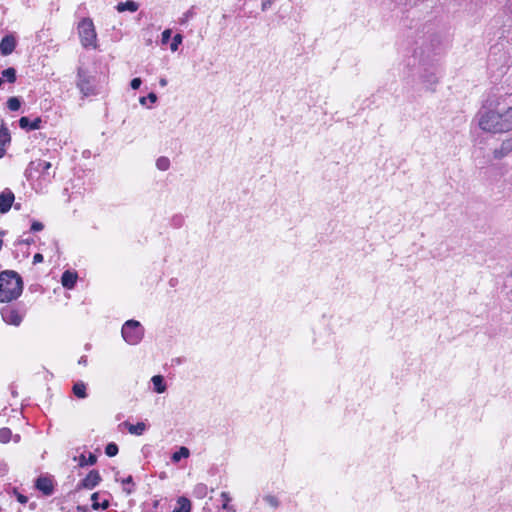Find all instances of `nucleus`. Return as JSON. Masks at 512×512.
Returning a JSON list of instances; mask_svg holds the SVG:
<instances>
[{"mask_svg": "<svg viewBox=\"0 0 512 512\" xmlns=\"http://www.w3.org/2000/svg\"><path fill=\"white\" fill-rule=\"evenodd\" d=\"M23 290L21 277L14 271L0 273V302L6 303L17 299Z\"/></svg>", "mask_w": 512, "mask_h": 512, "instance_id": "obj_2", "label": "nucleus"}, {"mask_svg": "<svg viewBox=\"0 0 512 512\" xmlns=\"http://www.w3.org/2000/svg\"><path fill=\"white\" fill-rule=\"evenodd\" d=\"M125 426L130 434L140 436L146 430V425L143 422H138L137 424H130L129 422L122 423Z\"/></svg>", "mask_w": 512, "mask_h": 512, "instance_id": "obj_13", "label": "nucleus"}, {"mask_svg": "<svg viewBox=\"0 0 512 512\" xmlns=\"http://www.w3.org/2000/svg\"><path fill=\"white\" fill-rule=\"evenodd\" d=\"M479 128L488 133H505L512 130V107L501 105L497 98L488 99L477 113Z\"/></svg>", "mask_w": 512, "mask_h": 512, "instance_id": "obj_1", "label": "nucleus"}, {"mask_svg": "<svg viewBox=\"0 0 512 512\" xmlns=\"http://www.w3.org/2000/svg\"><path fill=\"white\" fill-rule=\"evenodd\" d=\"M272 2H273V0L264 1L261 5L262 10L263 11L267 10L271 6Z\"/></svg>", "mask_w": 512, "mask_h": 512, "instance_id": "obj_38", "label": "nucleus"}, {"mask_svg": "<svg viewBox=\"0 0 512 512\" xmlns=\"http://www.w3.org/2000/svg\"><path fill=\"white\" fill-rule=\"evenodd\" d=\"M183 41V37L181 34H176L173 39H172V42L170 44V49L172 52H176L179 48V45L182 43Z\"/></svg>", "mask_w": 512, "mask_h": 512, "instance_id": "obj_25", "label": "nucleus"}, {"mask_svg": "<svg viewBox=\"0 0 512 512\" xmlns=\"http://www.w3.org/2000/svg\"><path fill=\"white\" fill-rule=\"evenodd\" d=\"M12 432L9 428H1L0 429V442L8 443L11 440Z\"/></svg>", "mask_w": 512, "mask_h": 512, "instance_id": "obj_24", "label": "nucleus"}, {"mask_svg": "<svg viewBox=\"0 0 512 512\" xmlns=\"http://www.w3.org/2000/svg\"><path fill=\"white\" fill-rule=\"evenodd\" d=\"M40 124H41V119L40 118H36L33 122H31L30 129L31 130L39 129L40 128Z\"/></svg>", "mask_w": 512, "mask_h": 512, "instance_id": "obj_35", "label": "nucleus"}, {"mask_svg": "<svg viewBox=\"0 0 512 512\" xmlns=\"http://www.w3.org/2000/svg\"><path fill=\"white\" fill-rule=\"evenodd\" d=\"M190 455V451L186 447H181L178 451L173 453L172 461L179 462L182 458H188Z\"/></svg>", "mask_w": 512, "mask_h": 512, "instance_id": "obj_18", "label": "nucleus"}, {"mask_svg": "<svg viewBox=\"0 0 512 512\" xmlns=\"http://www.w3.org/2000/svg\"><path fill=\"white\" fill-rule=\"evenodd\" d=\"M502 149L505 150L506 153H509L512 150V140L503 142Z\"/></svg>", "mask_w": 512, "mask_h": 512, "instance_id": "obj_33", "label": "nucleus"}, {"mask_svg": "<svg viewBox=\"0 0 512 512\" xmlns=\"http://www.w3.org/2000/svg\"><path fill=\"white\" fill-rule=\"evenodd\" d=\"M15 200L14 193L10 189H4L0 193V213H7Z\"/></svg>", "mask_w": 512, "mask_h": 512, "instance_id": "obj_6", "label": "nucleus"}, {"mask_svg": "<svg viewBox=\"0 0 512 512\" xmlns=\"http://www.w3.org/2000/svg\"><path fill=\"white\" fill-rule=\"evenodd\" d=\"M43 229V224L40 222H34L31 226V230L34 232L41 231Z\"/></svg>", "mask_w": 512, "mask_h": 512, "instance_id": "obj_36", "label": "nucleus"}, {"mask_svg": "<svg viewBox=\"0 0 512 512\" xmlns=\"http://www.w3.org/2000/svg\"><path fill=\"white\" fill-rule=\"evenodd\" d=\"M151 381L153 383L154 390L157 393H163V392L166 391V385H165L164 379H163V377L161 375L153 376Z\"/></svg>", "mask_w": 512, "mask_h": 512, "instance_id": "obj_16", "label": "nucleus"}, {"mask_svg": "<svg viewBox=\"0 0 512 512\" xmlns=\"http://www.w3.org/2000/svg\"><path fill=\"white\" fill-rule=\"evenodd\" d=\"M77 87L84 96H89L94 93V89L91 85L90 78L83 74L81 71L78 73Z\"/></svg>", "mask_w": 512, "mask_h": 512, "instance_id": "obj_7", "label": "nucleus"}, {"mask_svg": "<svg viewBox=\"0 0 512 512\" xmlns=\"http://www.w3.org/2000/svg\"><path fill=\"white\" fill-rule=\"evenodd\" d=\"M105 453L109 457L116 456L118 453V446L115 443H109L105 448Z\"/></svg>", "mask_w": 512, "mask_h": 512, "instance_id": "obj_28", "label": "nucleus"}, {"mask_svg": "<svg viewBox=\"0 0 512 512\" xmlns=\"http://www.w3.org/2000/svg\"><path fill=\"white\" fill-rule=\"evenodd\" d=\"M138 8H139L138 3L133 0H128L126 2L118 3V5L116 7L118 12H124V11L135 12L138 10Z\"/></svg>", "mask_w": 512, "mask_h": 512, "instance_id": "obj_14", "label": "nucleus"}, {"mask_svg": "<svg viewBox=\"0 0 512 512\" xmlns=\"http://www.w3.org/2000/svg\"><path fill=\"white\" fill-rule=\"evenodd\" d=\"M73 393L76 397L84 399L87 397L86 385L83 382H77L73 386Z\"/></svg>", "mask_w": 512, "mask_h": 512, "instance_id": "obj_17", "label": "nucleus"}, {"mask_svg": "<svg viewBox=\"0 0 512 512\" xmlns=\"http://www.w3.org/2000/svg\"><path fill=\"white\" fill-rule=\"evenodd\" d=\"M191 502L186 497H179L177 500V507L172 512H190Z\"/></svg>", "mask_w": 512, "mask_h": 512, "instance_id": "obj_15", "label": "nucleus"}, {"mask_svg": "<svg viewBox=\"0 0 512 512\" xmlns=\"http://www.w3.org/2000/svg\"><path fill=\"white\" fill-rule=\"evenodd\" d=\"M16 47V38L12 35H6L0 42V52L3 56L10 55Z\"/></svg>", "mask_w": 512, "mask_h": 512, "instance_id": "obj_8", "label": "nucleus"}, {"mask_svg": "<svg viewBox=\"0 0 512 512\" xmlns=\"http://www.w3.org/2000/svg\"><path fill=\"white\" fill-rule=\"evenodd\" d=\"M2 319L10 325L18 326L22 322V315L15 309L6 307L1 311Z\"/></svg>", "mask_w": 512, "mask_h": 512, "instance_id": "obj_5", "label": "nucleus"}, {"mask_svg": "<svg viewBox=\"0 0 512 512\" xmlns=\"http://www.w3.org/2000/svg\"><path fill=\"white\" fill-rule=\"evenodd\" d=\"M264 501L268 505H270L271 507H274V508L278 507V505H279L278 499L275 496H273V495H266L264 497Z\"/></svg>", "mask_w": 512, "mask_h": 512, "instance_id": "obj_29", "label": "nucleus"}, {"mask_svg": "<svg viewBox=\"0 0 512 512\" xmlns=\"http://www.w3.org/2000/svg\"><path fill=\"white\" fill-rule=\"evenodd\" d=\"M78 33L81 44L85 48L91 47L95 49L97 47V34L91 19L86 18L79 23Z\"/></svg>", "mask_w": 512, "mask_h": 512, "instance_id": "obj_3", "label": "nucleus"}, {"mask_svg": "<svg viewBox=\"0 0 512 512\" xmlns=\"http://www.w3.org/2000/svg\"><path fill=\"white\" fill-rule=\"evenodd\" d=\"M132 483V477L128 476L126 479L123 480V484H130Z\"/></svg>", "mask_w": 512, "mask_h": 512, "instance_id": "obj_42", "label": "nucleus"}, {"mask_svg": "<svg viewBox=\"0 0 512 512\" xmlns=\"http://www.w3.org/2000/svg\"><path fill=\"white\" fill-rule=\"evenodd\" d=\"M30 120L27 118V117H21L20 120H19V126L22 128V129H30Z\"/></svg>", "mask_w": 512, "mask_h": 512, "instance_id": "obj_31", "label": "nucleus"}, {"mask_svg": "<svg viewBox=\"0 0 512 512\" xmlns=\"http://www.w3.org/2000/svg\"><path fill=\"white\" fill-rule=\"evenodd\" d=\"M156 167L160 171H166L170 167V160L167 157H160L156 161Z\"/></svg>", "mask_w": 512, "mask_h": 512, "instance_id": "obj_23", "label": "nucleus"}, {"mask_svg": "<svg viewBox=\"0 0 512 512\" xmlns=\"http://www.w3.org/2000/svg\"><path fill=\"white\" fill-rule=\"evenodd\" d=\"M101 481L100 474L96 470H92L88 473V475L82 480L81 486L87 489H92L99 484Z\"/></svg>", "mask_w": 512, "mask_h": 512, "instance_id": "obj_11", "label": "nucleus"}, {"mask_svg": "<svg viewBox=\"0 0 512 512\" xmlns=\"http://www.w3.org/2000/svg\"><path fill=\"white\" fill-rule=\"evenodd\" d=\"M43 261V255L40 254V253H37L34 255L33 257V263L36 264V263H40Z\"/></svg>", "mask_w": 512, "mask_h": 512, "instance_id": "obj_37", "label": "nucleus"}, {"mask_svg": "<svg viewBox=\"0 0 512 512\" xmlns=\"http://www.w3.org/2000/svg\"><path fill=\"white\" fill-rule=\"evenodd\" d=\"M159 84L162 86V87H165L167 85V80L165 78H161L160 81H159Z\"/></svg>", "mask_w": 512, "mask_h": 512, "instance_id": "obj_41", "label": "nucleus"}, {"mask_svg": "<svg viewBox=\"0 0 512 512\" xmlns=\"http://www.w3.org/2000/svg\"><path fill=\"white\" fill-rule=\"evenodd\" d=\"M5 154V149L0 147V158H2Z\"/></svg>", "mask_w": 512, "mask_h": 512, "instance_id": "obj_45", "label": "nucleus"}, {"mask_svg": "<svg viewBox=\"0 0 512 512\" xmlns=\"http://www.w3.org/2000/svg\"><path fill=\"white\" fill-rule=\"evenodd\" d=\"M146 99H147L146 97H141V98L139 99L140 104L145 105V103H146Z\"/></svg>", "mask_w": 512, "mask_h": 512, "instance_id": "obj_44", "label": "nucleus"}, {"mask_svg": "<svg viewBox=\"0 0 512 512\" xmlns=\"http://www.w3.org/2000/svg\"><path fill=\"white\" fill-rule=\"evenodd\" d=\"M7 106L8 108L11 110V111H17L20 106H21V103H20V100L16 97H11L8 99L7 101Z\"/></svg>", "mask_w": 512, "mask_h": 512, "instance_id": "obj_26", "label": "nucleus"}, {"mask_svg": "<svg viewBox=\"0 0 512 512\" xmlns=\"http://www.w3.org/2000/svg\"><path fill=\"white\" fill-rule=\"evenodd\" d=\"M98 493H93L92 496H91V500H92V508L94 510H98L99 508L105 510L106 508H108L109 506V502L108 500H104L102 503H97V499H98Z\"/></svg>", "mask_w": 512, "mask_h": 512, "instance_id": "obj_20", "label": "nucleus"}, {"mask_svg": "<svg viewBox=\"0 0 512 512\" xmlns=\"http://www.w3.org/2000/svg\"><path fill=\"white\" fill-rule=\"evenodd\" d=\"M87 363V359L82 357L80 360H79V364H83V365H86Z\"/></svg>", "mask_w": 512, "mask_h": 512, "instance_id": "obj_43", "label": "nucleus"}, {"mask_svg": "<svg viewBox=\"0 0 512 512\" xmlns=\"http://www.w3.org/2000/svg\"><path fill=\"white\" fill-rule=\"evenodd\" d=\"M144 335L141 324L136 320H128L122 327V337L130 345L138 344Z\"/></svg>", "mask_w": 512, "mask_h": 512, "instance_id": "obj_4", "label": "nucleus"}, {"mask_svg": "<svg viewBox=\"0 0 512 512\" xmlns=\"http://www.w3.org/2000/svg\"><path fill=\"white\" fill-rule=\"evenodd\" d=\"M36 488L46 496H49L54 492L52 479L45 476H41L36 480Z\"/></svg>", "mask_w": 512, "mask_h": 512, "instance_id": "obj_9", "label": "nucleus"}, {"mask_svg": "<svg viewBox=\"0 0 512 512\" xmlns=\"http://www.w3.org/2000/svg\"><path fill=\"white\" fill-rule=\"evenodd\" d=\"M51 168V163L43 160H38L30 163L29 172L32 170H36L41 173L44 179H50L49 169Z\"/></svg>", "mask_w": 512, "mask_h": 512, "instance_id": "obj_10", "label": "nucleus"}, {"mask_svg": "<svg viewBox=\"0 0 512 512\" xmlns=\"http://www.w3.org/2000/svg\"><path fill=\"white\" fill-rule=\"evenodd\" d=\"M207 487L204 484H198L195 488L196 493L199 496H204L206 494Z\"/></svg>", "mask_w": 512, "mask_h": 512, "instance_id": "obj_32", "label": "nucleus"}, {"mask_svg": "<svg viewBox=\"0 0 512 512\" xmlns=\"http://www.w3.org/2000/svg\"><path fill=\"white\" fill-rule=\"evenodd\" d=\"M76 280H77V274L73 273L71 271H65L61 277L62 285H63V287H65L67 289H72L76 283Z\"/></svg>", "mask_w": 512, "mask_h": 512, "instance_id": "obj_12", "label": "nucleus"}, {"mask_svg": "<svg viewBox=\"0 0 512 512\" xmlns=\"http://www.w3.org/2000/svg\"><path fill=\"white\" fill-rule=\"evenodd\" d=\"M2 76L10 83L16 80V70L14 68H7L2 71Z\"/></svg>", "mask_w": 512, "mask_h": 512, "instance_id": "obj_22", "label": "nucleus"}, {"mask_svg": "<svg viewBox=\"0 0 512 512\" xmlns=\"http://www.w3.org/2000/svg\"><path fill=\"white\" fill-rule=\"evenodd\" d=\"M171 34H172V30L171 29H165L163 32H162V35H161V43L162 44H167L170 37H171Z\"/></svg>", "mask_w": 512, "mask_h": 512, "instance_id": "obj_30", "label": "nucleus"}, {"mask_svg": "<svg viewBox=\"0 0 512 512\" xmlns=\"http://www.w3.org/2000/svg\"><path fill=\"white\" fill-rule=\"evenodd\" d=\"M2 83H3V80H2V78L0 77V86L2 85Z\"/></svg>", "mask_w": 512, "mask_h": 512, "instance_id": "obj_46", "label": "nucleus"}, {"mask_svg": "<svg viewBox=\"0 0 512 512\" xmlns=\"http://www.w3.org/2000/svg\"><path fill=\"white\" fill-rule=\"evenodd\" d=\"M17 500L22 503V504H25L27 501H28V498L22 494H18L17 495Z\"/></svg>", "mask_w": 512, "mask_h": 512, "instance_id": "obj_39", "label": "nucleus"}, {"mask_svg": "<svg viewBox=\"0 0 512 512\" xmlns=\"http://www.w3.org/2000/svg\"><path fill=\"white\" fill-rule=\"evenodd\" d=\"M141 83H142V81L140 78H134V79H132L130 85H131L132 89L136 90L140 87Z\"/></svg>", "mask_w": 512, "mask_h": 512, "instance_id": "obj_34", "label": "nucleus"}, {"mask_svg": "<svg viewBox=\"0 0 512 512\" xmlns=\"http://www.w3.org/2000/svg\"><path fill=\"white\" fill-rule=\"evenodd\" d=\"M11 140L10 133L7 127L3 124L0 127V145L4 146Z\"/></svg>", "mask_w": 512, "mask_h": 512, "instance_id": "obj_19", "label": "nucleus"}, {"mask_svg": "<svg viewBox=\"0 0 512 512\" xmlns=\"http://www.w3.org/2000/svg\"><path fill=\"white\" fill-rule=\"evenodd\" d=\"M220 496L223 499L222 509L228 512H235V508L229 504L231 501L230 495L227 492H222Z\"/></svg>", "mask_w": 512, "mask_h": 512, "instance_id": "obj_21", "label": "nucleus"}, {"mask_svg": "<svg viewBox=\"0 0 512 512\" xmlns=\"http://www.w3.org/2000/svg\"><path fill=\"white\" fill-rule=\"evenodd\" d=\"M96 456L93 455V454H90L88 458H86L84 455H81L80 456V465L81 466H85V465H93L96 463Z\"/></svg>", "mask_w": 512, "mask_h": 512, "instance_id": "obj_27", "label": "nucleus"}, {"mask_svg": "<svg viewBox=\"0 0 512 512\" xmlns=\"http://www.w3.org/2000/svg\"><path fill=\"white\" fill-rule=\"evenodd\" d=\"M147 99H149L150 102L155 103L157 101V96L155 93H149Z\"/></svg>", "mask_w": 512, "mask_h": 512, "instance_id": "obj_40", "label": "nucleus"}]
</instances>
